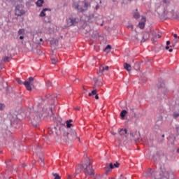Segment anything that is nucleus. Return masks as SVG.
<instances>
[{"label":"nucleus","mask_w":179,"mask_h":179,"mask_svg":"<svg viewBox=\"0 0 179 179\" xmlns=\"http://www.w3.org/2000/svg\"><path fill=\"white\" fill-rule=\"evenodd\" d=\"M53 115L52 109L49 108H45L43 105H38V112L31 113V122L32 126L37 127L39 125V122L41 120V117H46L48 116H52Z\"/></svg>","instance_id":"obj_1"},{"label":"nucleus","mask_w":179,"mask_h":179,"mask_svg":"<svg viewBox=\"0 0 179 179\" xmlns=\"http://www.w3.org/2000/svg\"><path fill=\"white\" fill-rule=\"evenodd\" d=\"M148 176L153 177L155 179H169L170 174L165 170H162L161 173H158L149 169L148 171Z\"/></svg>","instance_id":"obj_2"},{"label":"nucleus","mask_w":179,"mask_h":179,"mask_svg":"<svg viewBox=\"0 0 179 179\" xmlns=\"http://www.w3.org/2000/svg\"><path fill=\"white\" fill-rule=\"evenodd\" d=\"M82 3L83 4V6H80L79 3H74V4H73V8H74V9L77 10V13H83L87 11L89 8L91 7V3L88 2L86 0H83Z\"/></svg>","instance_id":"obj_3"},{"label":"nucleus","mask_w":179,"mask_h":179,"mask_svg":"<svg viewBox=\"0 0 179 179\" xmlns=\"http://www.w3.org/2000/svg\"><path fill=\"white\" fill-rule=\"evenodd\" d=\"M90 160H87L85 164L80 166V169L84 170V173L88 176L94 175V170L90 166Z\"/></svg>","instance_id":"obj_4"},{"label":"nucleus","mask_w":179,"mask_h":179,"mask_svg":"<svg viewBox=\"0 0 179 179\" xmlns=\"http://www.w3.org/2000/svg\"><path fill=\"white\" fill-rule=\"evenodd\" d=\"M163 18L164 20H166L168 18H172L175 15V12L173 8H171L170 6H166L164 8V11H163Z\"/></svg>","instance_id":"obj_5"},{"label":"nucleus","mask_w":179,"mask_h":179,"mask_svg":"<svg viewBox=\"0 0 179 179\" xmlns=\"http://www.w3.org/2000/svg\"><path fill=\"white\" fill-rule=\"evenodd\" d=\"M26 13V11L23 9V6L22 5H17L15 7V15L18 17H21Z\"/></svg>","instance_id":"obj_6"},{"label":"nucleus","mask_w":179,"mask_h":179,"mask_svg":"<svg viewBox=\"0 0 179 179\" xmlns=\"http://www.w3.org/2000/svg\"><path fill=\"white\" fill-rule=\"evenodd\" d=\"M79 22V18L74 17H70L69 19H67V25L71 27L75 26Z\"/></svg>","instance_id":"obj_7"},{"label":"nucleus","mask_w":179,"mask_h":179,"mask_svg":"<svg viewBox=\"0 0 179 179\" xmlns=\"http://www.w3.org/2000/svg\"><path fill=\"white\" fill-rule=\"evenodd\" d=\"M34 78L31 76L28 78V80H25L24 85H25L28 91H31V83L34 82Z\"/></svg>","instance_id":"obj_8"},{"label":"nucleus","mask_w":179,"mask_h":179,"mask_svg":"<svg viewBox=\"0 0 179 179\" xmlns=\"http://www.w3.org/2000/svg\"><path fill=\"white\" fill-rule=\"evenodd\" d=\"M157 87H158L159 92H162V94L164 96H165L166 94H168L169 90L166 87L164 82H162L159 85H157Z\"/></svg>","instance_id":"obj_9"},{"label":"nucleus","mask_w":179,"mask_h":179,"mask_svg":"<svg viewBox=\"0 0 179 179\" xmlns=\"http://www.w3.org/2000/svg\"><path fill=\"white\" fill-rule=\"evenodd\" d=\"M150 34L149 32H148V31L144 32L141 42V43H145V41H147L150 38Z\"/></svg>","instance_id":"obj_10"},{"label":"nucleus","mask_w":179,"mask_h":179,"mask_svg":"<svg viewBox=\"0 0 179 179\" xmlns=\"http://www.w3.org/2000/svg\"><path fill=\"white\" fill-rule=\"evenodd\" d=\"M70 136H71L73 139L78 138V141H80V138L78 137L77 133L75 130H72L71 133H69L67 138H69Z\"/></svg>","instance_id":"obj_11"},{"label":"nucleus","mask_w":179,"mask_h":179,"mask_svg":"<svg viewBox=\"0 0 179 179\" xmlns=\"http://www.w3.org/2000/svg\"><path fill=\"white\" fill-rule=\"evenodd\" d=\"M145 18H143L141 22H138V27L141 29H143L145 27Z\"/></svg>","instance_id":"obj_12"},{"label":"nucleus","mask_w":179,"mask_h":179,"mask_svg":"<svg viewBox=\"0 0 179 179\" xmlns=\"http://www.w3.org/2000/svg\"><path fill=\"white\" fill-rule=\"evenodd\" d=\"M46 11L51 12V8H43V10L41 11V13H39V17H45L46 15V14H45Z\"/></svg>","instance_id":"obj_13"},{"label":"nucleus","mask_w":179,"mask_h":179,"mask_svg":"<svg viewBox=\"0 0 179 179\" xmlns=\"http://www.w3.org/2000/svg\"><path fill=\"white\" fill-rule=\"evenodd\" d=\"M87 20L89 22H91L96 21V17H95L94 13L89 14L87 16Z\"/></svg>","instance_id":"obj_14"},{"label":"nucleus","mask_w":179,"mask_h":179,"mask_svg":"<svg viewBox=\"0 0 179 179\" xmlns=\"http://www.w3.org/2000/svg\"><path fill=\"white\" fill-rule=\"evenodd\" d=\"M113 169H114L113 164L110 163L109 165L108 166H106L105 168L106 173L108 174L110 172V170Z\"/></svg>","instance_id":"obj_15"},{"label":"nucleus","mask_w":179,"mask_h":179,"mask_svg":"<svg viewBox=\"0 0 179 179\" xmlns=\"http://www.w3.org/2000/svg\"><path fill=\"white\" fill-rule=\"evenodd\" d=\"M118 133L121 136H124L127 138V136H126V134H127V129H120V130H119Z\"/></svg>","instance_id":"obj_16"},{"label":"nucleus","mask_w":179,"mask_h":179,"mask_svg":"<svg viewBox=\"0 0 179 179\" xmlns=\"http://www.w3.org/2000/svg\"><path fill=\"white\" fill-rule=\"evenodd\" d=\"M124 69L128 71V72H130L131 71V64L127 63V62H124Z\"/></svg>","instance_id":"obj_17"},{"label":"nucleus","mask_w":179,"mask_h":179,"mask_svg":"<svg viewBox=\"0 0 179 179\" xmlns=\"http://www.w3.org/2000/svg\"><path fill=\"white\" fill-rule=\"evenodd\" d=\"M133 17H134V18L136 19V20H138V19L140 18L141 15H140L139 12L138 11V9H136V12L134 13Z\"/></svg>","instance_id":"obj_18"},{"label":"nucleus","mask_w":179,"mask_h":179,"mask_svg":"<svg viewBox=\"0 0 179 179\" xmlns=\"http://www.w3.org/2000/svg\"><path fill=\"white\" fill-rule=\"evenodd\" d=\"M56 134L57 135L58 130L57 127H52L51 129H49V134Z\"/></svg>","instance_id":"obj_19"},{"label":"nucleus","mask_w":179,"mask_h":179,"mask_svg":"<svg viewBox=\"0 0 179 179\" xmlns=\"http://www.w3.org/2000/svg\"><path fill=\"white\" fill-rule=\"evenodd\" d=\"M33 152L34 154L38 155L40 153H41V147H36V148H34L33 150Z\"/></svg>","instance_id":"obj_20"},{"label":"nucleus","mask_w":179,"mask_h":179,"mask_svg":"<svg viewBox=\"0 0 179 179\" xmlns=\"http://www.w3.org/2000/svg\"><path fill=\"white\" fill-rule=\"evenodd\" d=\"M43 3H44V0L36 1V6L39 8L42 7Z\"/></svg>","instance_id":"obj_21"},{"label":"nucleus","mask_w":179,"mask_h":179,"mask_svg":"<svg viewBox=\"0 0 179 179\" xmlns=\"http://www.w3.org/2000/svg\"><path fill=\"white\" fill-rule=\"evenodd\" d=\"M96 93H97V90H96V89H94V90H92L91 92H89V93H88V96H92L96 95Z\"/></svg>","instance_id":"obj_22"},{"label":"nucleus","mask_w":179,"mask_h":179,"mask_svg":"<svg viewBox=\"0 0 179 179\" xmlns=\"http://www.w3.org/2000/svg\"><path fill=\"white\" fill-rule=\"evenodd\" d=\"M25 34V29H20L18 31L19 36H24Z\"/></svg>","instance_id":"obj_23"},{"label":"nucleus","mask_w":179,"mask_h":179,"mask_svg":"<svg viewBox=\"0 0 179 179\" xmlns=\"http://www.w3.org/2000/svg\"><path fill=\"white\" fill-rule=\"evenodd\" d=\"M127 114V111L124 110L120 112V117L122 118H124Z\"/></svg>","instance_id":"obj_24"},{"label":"nucleus","mask_w":179,"mask_h":179,"mask_svg":"<svg viewBox=\"0 0 179 179\" xmlns=\"http://www.w3.org/2000/svg\"><path fill=\"white\" fill-rule=\"evenodd\" d=\"M99 72L100 73H104L106 72V68H105V66L104 65H101L99 66Z\"/></svg>","instance_id":"obj_25"},{"label":"nucleus","mask_w":179,"mask_h":179,"mask_svg":"<svg viewBox=\"0 0 179 179\" xmlns=\"http://www.w3.org/2000/svg\"><path fill=\"white\" fill-rule=\"evenodd\" d=\"M72 122H73V120L71 119H70V120H67V122H66L67 128H71L72 127V124H71Z\"/></svg>","instance_id":"obj_26"},{"label":"nucleus","mask_w":179,"mask_h":179,"mask_svg":"<svg viewBox=\"0 0 179 179\" xmlns=\"http://www.w3.org/2000/svg\"><path fill=\"white\" fill-rule=\"evenodd\" d=\"M51 60L52 64H56L58 62V59L57 57H52Z\"/></svg>","instance_id":"obj_27"},{"label":"nucleus","mask_w":179,"mask_h":179,"mask_svg":"<svg viewBox=\"0 0 179 179\" xmlns=\"http://www.w3.org/2000/svg\"><path fill=\"white\" fill-rule=\"evenodd\" d=\"M111 49V45H107L104 48H103V52L107 51L108 50H110Z\"/></svg>","instance_id":"obj_28"},{"label":"nucleus","mask_w":179,"mask_h":179,"mask_svg":"<svg viewBox=\"0 0 179 179\" xmlns=\"http://www.w3.org/2000/svg\"><path fill=\"white\" fill-rule=\"evenodd\" d=\"M10 57L8 56H6L3 58V62H6L9 61Z\"/></svg>","instance_id":"obj_29"},{"label":"nucleus","mask_w":179,"mask_h":179,"mask_svg":"<svg viewBox=\"0 0 179 179\" xmlns=\"http://www.w3.org/2000/svg\"><path fill=\"white\" fill-rule=\"evenodd\" d=\"M46 86L48 87H50L52 86V83L50 80H48V82H46Z\"/></svg>","instance_id":"obj_30"},{"label":"nucleus","mask_w":179,"mask_h":179,"mask_svg":"<svg viewBox=\"0 0 179 179\" xmlns=\"http://www.w3.org/2000/svg\"><path fill=\"white\" fill-rule=\"evenodd\" d=\"M5 108L4 103H0V110H3Z\"/></svg>","instance_id":"obj_31"},{"label":"nucleus","mask_w":179,"mask_h":179,"mask_svg":"<svg viewBox=\"0 0 179 179\" xmlns=\"http://www.w3.org/2000/svg\"><path fill=\"white\" fill-rule=\"evenodd\" d=\"M53 176H55V179H61V178L57 173L53 174Z\"/></svg>","instance_id":"obj_32"},{"label":"nucleus","mask_w":179,"mask_h":179,"mask_svg":"<svg viewBox=\"0 0 179 179\" xmlns=\"http://www.w3.org/2000/svg\"><path fill=\"white\" fill-rule=\"evenodd\" d=\"M162 1L165 4H169L171 2V0H162Z\"/></svg>","instance_id":"obj_33"},{"label":"nucleus","mask_w":179,"mask_h":179,"mask_svg":"<svg viewBox=\"0 0 179 179\" xmlns=\"http://www.w3.org/2000/svg\"><path fill=\"white\" fill-rule=\"evenodd\" d=\"M94 179H106L104 178H102L101 176L97 175L95 176Z\"/></svg>","instance_id":"obj_34"},{"label":"nucleus","mask_w":179,"mask_h":179,"mask_svg":"<svg viewBox=\"0 0 179 179\" xmlns=\"http://www.w3.org/2000/svg\"><path fill=\"white\" fill-rule=\"evenodd\" d=\"M173 116L175 119H177L179 117V113H173Z\"/></svg>","instance_id":"obj_35"},{"label":"nucleus","mask_w":179,"mask_h":179,"mask_svg":"<svg viewBox=\"0 0 179 179\" xmlns=\"http://www.w3.org/2000/svg\"><path fill=\"white\" fill-rule=\"evenodd\" d=\"M119 166H120V164H119V163H117V162L113 164V167H114V169H115V168H118V167H119Z\"/></svg>","instance_id":"obj_36"},{"label":"nucleus","mask_w":179,"mask_h":179,"mask_svg":"<svg viewBox=\"0 0 179 179\" xmlns=\"http://www.w3.org/2000/svg\"><path fill=\"white\" fill-rule=\"evenodd\" d=\"M17 83H18L20 85L24 84V83L22 82V80H20V78L17 79Z\"/></svg>","instance_id":"obj_37"},{"label":"nucleus","mask_w":179,"mask_h":179,"mask_svg":"<svg viewBox=\"0 0 179 179\" xmlns=\"http://www.w3.org/2000/svg\"><path fill=\"white\" fill-rule=\"evenodd\" d=\"M99 8H100V6L99 5V3H97V4L96 5V6H95V10H98L99 9Z\"/></svg>","instance_id":"obj_38"},{"label":"nucleus","mask_w":179,"mask_h":179,"mask_svg":"<svg viewBox=\"0 0 179 179\" xmlns=\"http://www.w3.org/2000/svg\"><path fill=\"white\" fill-rule=\"evenodd\" d=\"M94 98L96 100H98L99 99V94H96Z\"/></svg>","instance_id":"obj_39"},{"label":"nucleus","mask_w":179,"mask_h":179,"mask_svg":"<svg viewBox=\"0 0 179 179\" xmlns=\"http://www.w3.org/2000/svg\"><path fill=\"white\" fill-rule=\"evenodd\" d=\"M109 70V66H105V71H108Z\"/></svg>","instance_id":"obj_40"},{"label":"nucleus","mask_w":179,"mask_h":179,"mask_svg":"<svg viewBox=\"0 0 179 179\" xmlns=\"http://www.w3.org/2000/svg\"><path fill=\"white\" fill-rule=\"evenodd\" d=\"M127 28L128 29L131 28V29H134V25H129V26H127Z\"/></svg>","instance_id":"obj_41"},{"label":"nucleus","mask_w":179,"mask_h":179,"mask_svg":"<svg viewBox=\"0 0 179 179\" xmlns=\"http://www.w3.org/2000/svg\"><path fill=\"white\" fill-rule=\"evenodd\" d=\"M24 36L23 35H20V40H24Z\"/></svg>","instance_id":"obj_42"},{"label":"nucleus","mask_w":179,"mask_h":179,"mask_svg":"<svg viewBox=\"0 0 179 179\" xmlns=\"http://www.w3.org/2000/svg\"><path fill=\"white\" fill-rule=\"evenodd\" d=\"M80 171L79 169L76 170V173L79 174Z\"/></svg>","instance_id":"obj_43"},{"label":"nucleus","mask_w":179,"mask_h":179,"mask_svg":"<svg viewBox=\"0 0 179 179\" xmlns=\"http://www.w3.org/2000/svg\"><path fill=\"white\" fill-rule=\"evenodd\" d=\"M171 44V41H166V45H169Z\"/></svg>","instance_id":"obj_44"},{"label":"nucleus","mask_w":179,"mask_h":179,"mask_svg":"<svg viewBox=\"0 0 179 179\" xmlns=\"http://www.w3.org/2000/svg\"><path fill=\"white\" fill-rule=\"evenodd\" d=\"M173 37H174L175 38H178V34H173Z\"/></svg>","instance_id":"obj_45"},{"label":"nucleus","mask_w":179,"mask_h":179,"mask_svg":"<svg viewBox=\"0 0 179 179\" xmlns=\"http://www.w3.org/2000/svg\"><path fill=\"white\" fill-rule=\"evenodd\" d=\"M157 38H161L162 36L160 34L157 35Z\"/></svg>","instance_id":"obj_46"},{"label":"nucleus","mask_w":179,"mask_h":179,"mask_svg":"<svg viewBox=\"0 0 179 179\" xmlns=\"http://www.w3.org/2000/svg\"><path fill=\"white\" fill-rule=\"evenodd\" d=\"M71 80H73V81L76 80V77H73V78H71Z\"/></svg>","instance_id":"obj_47"},{"label":"nucleus","mask_w":179,"mask_h":179,"mask_svg":"<svg viewBox=\"0 0 179 179\" xmlns=\"http://www.w3.org/2000/svg\"><path fill=\"white\" fill-rule=\"evenodd\" d=\"M50 94H46V99H48V98H50Z\"/></svg>","instance_id":"obj_48"},{"label":"nucleus","mask_w":179,"mask_h":179,"mask_svg":"<svg viewBox=\"0 0 179 179\" xmlns=\"http://www.w3.org/2000/svg\"><path fill=\"white\" fill-rule=\"evenodd\" d=\"M169 48H170V47H169V45H166V46L165 47V49H166V50H169Z\"/></svg>","instance_id":"obj_49"},{"label":"nucleus","mask_w":179,"mask_h":179,"mask_svg":"<svg viewBox=\"0 0 179 179\" xmlns=\"http://www.w3.org/2000/svg\"><path fill=\"white\" fill-rule=\"evenodd\" d=\"M173 51V50L172 49V48H170L169 50V52H172Z\"/></svg>","instance_id":"obj_50"},{"label":"nucleus","mask_w":179,"mask_h":179,"mask_svg":"<svg viewBox=\"0 0 179 179\" xmlns=\"http://www.w3.org/2000/svg\"><path fill=\"white\" fill-rule=\"evenodd\" d=\"M120 179H127L126 178L124 177H122V176H120Z\"/></svg>","instance_id":"obj_51"},{"label":"nucleus","mask_w":179,"mask_h":179,"mask_svg":"<svg viewBox=\"0 0 179 179\" xmlns=\"http://www.w3.org/2000/svg\"><path fill=\"white\" fill-rule=\"evenodd\" d=\"M100 26H101V27H103V22H102L100 24Z\"/></svg>","instance_id":"obj_52"},{"label":"nucleus","mask_w":179,"mask_h":179,"mask_svg":"<svg viewBox=\"0 0 179 179\" xmlns=\"http://www.w3.org/2000/svg\"><path fill=\"white\" fill-rule=\"evenodd\" d=\"M39 41L43 42V38H39Z\"/></svg>","instance_id":"obj_53"},{"label":"nucleus","mask_w":179,"mask_h":179,"mask_svg":"<svg viewBox=\"0 0 179 179\" xmlns=\"http://www.w3.org/2000/svg\"><path fill=\"white\" fill-rule=\"evenodd\" d=\"M130 135H131V136H134V134H133V133H131V132H130Z\"/></svg>","instance_id":"obj_54"},{"label":"nucleus","mask_w":179,"mask_h":179,"mask_svg":"<svg viewBox=\"0 0 179 179\" xmlns=\"http://www.w3.org/2000/svg\"><path fill=\"white\" fill-rule=\"evenodd\" d=\"M41 159V162H43L44 160L42 159V158H40Z\"/></svg>","instance_id":"obj_55"},{"label":"nucleus","mask_w":179,"mask_h":179,"mask_svg":"<svg viewBox=\"0 0 179 179\" xmlns=\"http://www.w3.org/2000/svg\"><path fill=\"white\" fill-rule=\"evenodd\" d=\"M162 137L164 138L165 137V134H162Z\"/></svg>","instance_id":"obj_56"},{"label":"nucleus","mask_w":179,"mask_h":179,"mask_svg":"<svg viewBox=\"0 0 179 179\" xmlns=\"http://www.w3.org/2000/svg\"><path fill=\"white\" fill-rule=\"evenodd\" d=\"M99 3H100V4L102 3V1H101V0L99 1Z\"/></svg>","instance_id":"obj_57"},{"label":"nucleus","mask_w":179,"mask_h":179,"mask_svg":"<svg viewBox=\"0 0 179 179\" xmlns=\"http://www.w3.org/2000/svg\"><path fill=\"white\" fill-rule=\"evenodd\" d=\"M177 152H178V153H179V148H178V150H177Z\"/></svg>","instance_id":"obj_58"},{"label":"nucleus","mask_w":179,"mask_h":179,"mask_svg":"<svg viewBox=\"0 0 179 179\" xmlns=\"http://www.w3.org/2000/svg\"><path fill=\"white\" fill-rule=\"evenodd\" d=\"M113 135H115V133H112Z\"/></svg>","instance_id":"obj_59"},{"label":"nucleus","mask_w":179,"mask_h":179,"mask_svg":"<svg viewBox=\"0 0 179 179\" xmlns=\"http://www.w3.org/2000/svg\"><path fill=\"white\" fill-rule=\"evenodd\" d=\"M26 165L25 164H23L22 166H25Z\"/></svg>","instance_id":"obj_60"},{"label":"nucleus","mask_w":179,"mask_h":179,"mask_svg":"<svg viewBox=\"0 0 179 179\" xmlns=\"http://www.w3.org/2000/svg\"><path fill=\"white\" fill-rule=\"evenodd\" d=\"M70 178H71V177H70V176H69V179H70Z\"/></svg>","instance_id":"obj_61"},{"label":"nucleus","mask_w":179,"mask_h":179,"mask_svg":"<svg viewBox=\"0 0 179 179\" xmlns=\"http://www.w3.org/2000/svg\"><path fill=\"white\" fill-rule=\"evenodd\" d=\"M178 39H179V36H178Z\"/></svg>","instance_id":"obj_62"},{"label":"nucleus","mask_w":179,"mask_h":179,"mask_svg":"<svg viewBox=\"0 0 179 179\" xmlns=\"http://www.w3.org/2000/svg\"><path fill=\"white\" fill-rule=\"evenodd\" d=\"M9 179H11L10 178Z\"/></svg>","instance_id":"obj_63"}]
</instances>
